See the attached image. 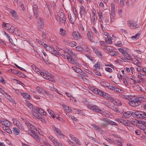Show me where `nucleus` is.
<instances>
[{"label":"nucleus","instance_id":"1","mask_svg":"<svg viewBox=\"0 0 146 146\" xmlns=\"http://www.w3.org/2000/svg\"><path fill=\"white\" fill-rule=\"evenodd\" d=\"M141 100H139L138 97L133 96L130 101L128 102V104L132 107H136L140 104Z\"/></svg>","mask_w":146,"mask_h":146},{"label":"nucleus","instance_id":"2","mask_svg":"<svg viewBox=\"0 0 146 146\" xmlns=\"http://www.w3.org/2000/svg\"><path fill=\"white\" fill-rule=\"evenodd\" d=\"M40 74L45 79L53 82H55V81L53 79L54 76L47 72L44 73L43 72H40Z\"/></svg>","mask_w":146,"mask_h":146},{"label":"nucleus","instance_id":"3","mask_svg":"<svg viewBox=\"0 0 146 146\" xmlns=\"http://www.w3.org/2000/svg\"><path fill=\"white\" fill-rule=\"evenodd\" d=\"M28 132L31 136L33 137H36V138L38 139V136H36V135L38 132V131L35 128L34 126L32 129H30L28 130Z\"/></svg>","mask_w":146,"mask_h":146},{"label":"nucleus","instance_id":"4","mask_svg":"<svg viewBox=\"0 0 146 146\" xmlns=\"http://www.w3.org/2000/svg\"><path fill=\"white\" fill-rule=\"evenodd\" d=\"M101 120L103 121V122L101 123L103 127H107V126L110 124L111 122V121L107 118H101Z\"/></svg>","mask_w":146,"mask_h":146},{"label":"nucleus","instance_id":"5","mask_svg":"<svg viewBox=\"0 0 146 146\" xmlns=\"http://www.w3.org/2000/svg\"><path fill=\"white\" fill-rule=\"evenodd\" d=\"M88 107L90 109L100 113H102V111L99 109L98 107L96 106L92 105H89L88 106Z\"/></svg>","mask_w":146,"mask_h":146},{"label":"nucleus","instance_id":"6","mask_svg":"<svg viewBox=\"0 0 146 146\" xmlns=\"http://www.w3.org/2000/svg\"><path fill=\"white\" fill-rule=\"evenodd\" d=\"M112 135L115 138L114 140L116 141V144L120 146H121L122 141L121 138L116 135L113 134Z\"/></svg>","mask_w":146,"mask_h":146},{"label":"nucleus","instance_id":"7","mask_svg":"<svg viewBox=\"0 0 146 146\" xmlns=\"http://www.w3.org/2000/svg\"><path fill=\"white\" fill-rule=\"evenodd\" d=\"M43 20L41 18H40L37 22V28L38 29L41 30L44 27Z\"/></svg>","mask_w":146,"mask_h":146},{"label":"nucleus","instance_id":"8","mask_svg":"<svg viewBox=\"0 0 146 146\" xmlns=\"http://www.w3.org/2000/svg\"><path fill=\"white\" fill-rule=\"evenodd\" d=\"M127 25L131 29H135L138 28L139 27V25L135 22L131 23L130 22H128Z\"/></svg>","mask_w":146,"mask_h":146},{"label":"nucleus","instance_id":"9","mask_svg":"<svg viewBox=\"0 0 146 146\" xmlns=\"http://www.w3.org/2000/svg\"><path fill=\"white\" fill-rule=\"evenodd\" d=\"M133 112L131 111H128L125 112L122 115V117L123 118H128L133 115Z\"/></svg>","mask_w":146,"mask_h":146},{"label":"nucleus","instance_id":"10","mask_svg":"<svg viewBox=\"0 0 146 146\" xmlns=\"http://www.w3.org/2000/svg\"><path fill=\"white\" fill-rule=\"evenodd\" d=\"M58 14L60 15V18L62 19V22L65 25L66 22V19L62 11L60 9L59 11Z\"/></svg>","mask_w":146,"mask_h":146},{"label":"nucleus","instance_id":"11","mask_svg":"<svg viewBox=\"0 0 146 146\" xmlns=\"http://www.w3.org/2000/svg\"><path fill=\"white\" fill-rule=\"evenodd\" d=\"M52 127L54 131L56 132V133L58 134V135H59L60 137H63L64 135L63 134L61 133L60 130L59 129L56 127L54 125L52 126Z\"/></svg>","mask_w":146,"mask_h":146},{"label":"nucleus","instance_id":"12","mask_svg":"<svg viewBox=\"0 0 146 146\" xmlns=\"http://www.w3.org/2000/svg\"><path fill=\"white\" fill-rule=\"evenodd\" d=\"M56 49L58 51V56L61 55L64 58V55H66L65 54V51L62 49L60 48L59 47L56 46Z\"/></svg>","mask_w":146,"mask_h":146},{"label":"nucleus","instance_id":"13","mask_svg":"<svg viewBox=\"0 0 146 146\" xmlns=\"http://www.w3.org/2000/svg\"><path fill=\"white\" fill-rule=\"evenodd\" d=\"M73 37L76 39H80L82 37L78 32H74L72 34Z\"/></svg>","mask_w":146,"mask_h":146},{"label":"nucleus","instance_id":"14","mask_svg":"<svg viewBox=\"0 0 146 146\" xmlns=\"http://www.w3.org/2000/svg\"><path fill=\"white\" fill-rule=\"evenodd\" d=\"M1 123L4 126L9 127L10 125V123L8 121L6 120H3L1 121Z\"/></svg>","mask_w":146,"mask_h":146},{"label":"nucleus","instance_id":"15","mask_svg":"<svg viewBox=\"0 0 146 146\" xmlns=\"http://www.w3.org/2000/svg\"><path fill=\"white\" fill-rule=\"evenodd\" d=\"M116 121L123 124L125 126L128 125L127 122L121 118H117L116 119Z\"/></svg>","mask_w":146,"mask_h":146},{"label":"nucleus","instance_id":"16","mask_svg":"<svg viewBox=\"0 0 146 146\" xmlns=\"http://www.w3.org/2000/svg\"><path fill=\"white\" fill-rule=\"evenodd\" d=\"M80 15L82 17H84L85 16V9L84 7L82 6H81L80 7Z\"/></svg>","mask_w":146,"mask_h":146},{"label":"nucleus","instance_id":"17","mask_svg":"<svg viewBox=\"0 0 146 146\" xmlns=\"http://www.w3.org/2000/svg\"><path fill=\"white\" fill-rule=\"evenodd\" d=\"M64 58L67 59L72 64H75L74 60L69 56L66 55H64Z\"/></svg>","mask_w":146,"mask_h":146},{"label":"nucleus","instance_id":"18","mask_svg":"<svg viewBox=\"0 0 146 146\" xmlns=\"http://www.w3.org/2000/svg\"><path fill=\"white\" fill-rule=\"evenodd\" d=\"M10 13L12 16L14 17V20H17L18 17L15 11L14 10H12L10 11Z\"/></svg>","mask_w":146,"mask_h":146},{"label":"nucleus","instance_id":"19","mask_svg":"<svg viewBox=\"0 0 146 146\" xmlns=\"http://www.w3.org/2000/svg\"><path fill=\"white\" fill-rule=\"evenodd\" d=\"M97 94L105 98L107 97H108L107 96H108V94H107L105 92L100 91L99 90Z\"/></svg>","mask_w":146,"mask_h":146},{"label":"nucleus","instance_id":"20","mask_svg":"<svg viewBox=\"0 0 146 146\" xmlns=\"http://www.w3.org/2000/svg\"><path fill=\"white\" fill-rule=\"evenodd\" d=\"M2 26L3 27H5L7 30L9 31L11 29V25L10 24L5 22L3 23Z\"/></svg>","mask_w":146,"mask_h":146},{"label":"nucleus","instance_id":"21","mask_svg":"<svg viewBox=\"0 0 146 146\" xmlns=\"http://www.w3.org/2000/svg\"><path fill=\"white\" fill-rule=\"evenodd\" d=\"M21 96L24 98L29 100L30 98V96L28 94L25 93H21Z\"/></svg>","mask_w":146,"mask_h":146},{"label":"nucleus","instance_id":"22","mask_svg":"<svg viewBox=\"0 0 146 146\" xmlns=\"http://www.w3.org/2000/svg\"><path fill=\"white\" fill-rule=\"evenodd\" d=\"M37 112L40 114L43 115H46V113L41 108H36Z\"/></svg>","mask_w":146,"mask_h":146},{"label":"nucleus","instance_id":"23","mask_svg":"<svg viewBox=\"0 0 146 146\" xmlns=\"http://www.w3.org/2000/svg\"><path fill=\"white\" fill-rule=\"evenodd\" d=\"M107 96L108 97H106L105 98L108 99V100L109 102L114 104L115 102V100L108 94V96Z\"/></svg>","mask_w":146,"mask_h":146},{"label":"nucleus","instance_id":"24","mask_svg":"<svg viewBox=\"0 0 146 146\" xmlns=\"http://www.w3.org/2000/svg\"><path fill=\"white\" fill-rule=\"evenodd\" d=\"M91 125L92 127H93L94 129L96 130H98L100 131H102V129L101 127L98 126L95 124H91Z\"/></svg>","mask_w":146,"mask_h":146},{"label":"nucleus","instance_id":"25","mask_svg":"<svg viewBox=\"0 0 146 146\" xmlns=\"http://www.w3.org/2000/svg\"><path fill=\"white\" fill-rule=\"evenodd\" d=\"M108 53L112 56H117V52H116L111 51H108Z\"/></svg>","mask_w":146,"mask_h":146},{"label":"nucleus","instance_id":"26","mask_svg":"<svg viewBox=\"0 0 146 146\" xmlns=\"http://www.w3.org/2000/svg\"><path fill=\"white\" fill-rule=\"evenodd\" d=\"M43 46L47 50L50 51H50L52 50V49L53 48L51 46H49L48 44H44L43 45Z\"/></svg>","mask_w":146,"mask_h":146},{"label":"nucleus","instance_id":"27","mask_svg":"<svg viewBox=\"0 0 146 146\" xmlns=\"http://www.w3.org/2000/svg\"><path fill=\"white\" fill-rule=\"evenodd\" d=\"M12 130L14 133L16 135H18L19 134L20 131L19 129L17 128H13Z\"/></svg>","mask_w":146,"mask_h":146},{"label":"nucleus","instance_id":"28","mask_svg":"<svg viewBox=\"0 0 146 146\" xmlns=\"http://www.w3.org/2000/svg\"><path fill=\"white\" fill-rule=\"evenodd\" d=\"M60 34L62 36H65L66 35V32L62 28L60 29Z\"/></svg>","mask_w":146,"mask_h":146},{"label":"nucleus","instance_id":"29","mask_svg":"<svg viewBox=\"0 0 146 146\" xmlns=\"http://www.w3.org/2000/svg\"><path fill=\"white\" fill-rule=\"evenodd\" d=\"M50 52L51 53L54 55L55 56L58 57V51H57L54 49V48H53L52 49V50L50 51Z\"/></svg>","mask_w":146,"mask_h":146},{"label":"nucleus","instance_id":"30","mask_svg":"<svg viewBox=\"0 0 146 146\" xmlns=\"http://www.w3.org/2000/svg\"><path fill=\"white\" fill-rule=\"evenodd\" d=\"M26 125L29 129H32L34 126L33 125H32L31 123L27 121H26L25 122Z\"/></svg>","mask_w":146,"mask_h":146},{"label":"nucleus","instance_id":"31","mask_svg":"<svg viewBox=\"0 0 146 146\" xmlns=\"http://www.w3.org/2000/svg\"><path fill=\"white\" fill-rule=\"evenodd\" d=\"M141 35V32L140 31H139L137 34L135 35L134 36H132L131 37V38L133 40L137 39V38H139V36H140Z\"/></svg>","mask_w":146,"mask_h":146},{"label":"nucleus","instance_id":"32","mask_svg":"<svg viewBox=\"0 0 146 146\" xmlns=\"http://www.w3.org/2000/svg\"><path fill=\"white\" fill-rule=\"evenodd\" d=\"M68 17L70 22L71 23H73L74 22V21L72 19L71 15L70 13L68 14Z\"/></svg>","mask_w":146,"mask_h":146},{"label":"nucleus","instance_id":"33","mask_svg":"<svg viewBox=\"0 0 146 146\" xmlns=\"http://www.w3.org/2000/svg\"><path fill=\"white\" fill-rule=\"evenodd\" d=\"M102 114L105 116L106 117H110V113L108 111L105 110L104 111Z\"/></svg>","mask_w":146,"mask_h":146},{"label":"nucleus","instance_id":"34","mask_svg":"<svg viewBox=\"0 0 146 146\" xmlns=\"http://www.w3.org/2000/svg\"><path fill=\"white\" fill-rule=\"evenodd\" d=\"M26 105L30 109L33 107V106L29 101L25 100Z\"/></svg>","mask_w":146,"mask_h":146},{"label":"nucleus","instance_id":"35","mask_svg":"<svg viewBox=\"0 0 146 146\" xmlns=\"http://www.w3.org/2000/svg\"><path fill=\"white\" fill-rule=\"evenodd\" d=\"M141 113H140V115L139 116V118L143 119V118L146 117V113L144 112L141 111Z\"/></svg>","mask_w":146,"mask_h":146},{"label":"nucleus","instance_id":"36","mask_svg":"<svg viewBox=\"0 0 146 146\" xmlns=\"http://www.w3.org/2000/svg\"><path fill=\"white\" fill-rule=\"evenodd\" d=\"M107 38H108L107 39L106 38L105 39V42L107 43L108 44H110L112 43V41L111 40V39L110 38V37L109 36H107Z\"/></svg>","mask_w":146,"mask_h":146},{"label":"nucleus","instance_id":"37","mask_svg":"<svg viewBox=\"0 0 146 146\" xmlns=\"http://www.w3.org/2000/svg\"><path fill=\"white\" fill-rule=\"evenodd\" d=\"M77 44L76 42L74 41H71L70 42L69 46L72 47L76 46L77 45Z\"/></svg>","mask_w":146,"mask_h":146},{"label":"nucleus","instance_id":"38","mask_svg":"<svg viewBox=\"0 0 146 146\" xmlns=\"http://www.w3.org/2000/svg\"><path fill=\"white\" fill-rule=\"evenodd\" d=\"M47 111L48 113H49L50 115L53 118H54L55 117V116L54 115V112L50 110V109H48Z\"/></svg>","mask_w":146,"mask_h":146},{"label":"nucleus","instance_id":"39","mask_svg":"<svg viewBox=\"0 0 146 146\" xmlns=\"http://www.w3.org/2000/svg\"><path fill=\"white\" fill-rule=\"evenodd\" d=\"M53 143L55 146H62V144L60 142L58 141L56 139L54 141Z\"/></svg>","mask_w":146,"mask_h":146},{"label":"nucleus","instance_id":"40","mask_svg":"<svg viewBox=\"0 0 146 146\" xmlns=\"http://www.w3.org/2000/svg\"><path fill=\"white\" fill-rule=\"evenodd\" d=\"M17 126L18 128L22 130H23L24 128L23 124L20 122L18 125H17Z\"/></svg>","mask_w":146,"mask_h":146},{"label":"nucleus","instance_id":"41","mask_svg":"<svg viewBox=\"0 0 146 146\" xmlns=\"http://www.w3.org/2000/svg\"><path fill=\"white\" fill-rule=\"evenodd\" d=\"M62 42L64 44L68 46L69 45L70 43L68 38L64 39L63 40Z\"/></svg>","mask_w":146,"mask_h":146},{"label":"nucleus","instance_id":"42","mask_svg":"<svg viewBox=\"0 0 146 146\" xmlns=\"http://www.w3.org/2000/svg\"><path fill=\"white\" fill-rule=\"evenodd\" d=\"M114 104L115 105L120 106L121 105V103L120 101L117 99H115V102Z\"/></svg>","mask_w":146,"mask_h":146},{"label":"nucleus","instance_id":"43","mask_svg":"<svg viewBox=\"0 0 146 146\" xmlns=\"http://www.w3.org/2000/svg\"><path fill=\"white\" fill-rule=\"evenodd\" d=\"M62 106L63 108H65V109L66 111H68L69 112H71L72 111L71 108L69 107H68L67 106H66L64 105H62Z\"/></svg>","mask_w":146,"mask_h":146},{"label":"nucleus","instance_id":"44","mask_svg":"<svg viewBox=\"0 0 146 146\" xmlns=\"http://www.w3.org/2000/svg\"><path fill=\"white\" fill-rule=\"evenodd\" d=\"M141 111H137L135 112H133V114H135L137 118H139L140 115V113H141Z\"/></svg>","mask_w":146,"mask_h":146},{"label":"nucleus","instance_id":"45","mask_svg":"<svg viewBox=\"0 0 146 146\" xmlns=\"http://www.w3.org/2000/svg\"><path fill=\"white\" fill-rule=\"evenodd\" d=\"M113 91L115 92H118L119 93H122L121 90L116 87H114V89H113Z\"/></svg>","mask_w":146,"mask_h":146},{"label":"nucleus","instance_id":"46","mask_svg":"<svg viewBox=\"0 0 146 146\" xmlns=\"http://www.w3.org/2000/svg\"><path fill=\"white\" fill-rule=\"evenodd\" d=\"M72 140L76 142V143L77 144L79 145H80L81 144L79 140L76 137H74L73 139H72Z\"/></svg>","mask_w":146,"mask_h":146},{"label":"nucleus","instance_id":"47","mask_svg":"<svg viewBox=\"0 0 146 146\" xmlns=\"http://www.w3.org/2000/svg\"><path fill=\"white\" fill-rule=\"evenodd\" d=\"M76 72H77L78 73L81 75H83L82 73H84V72L81 69H80V68H76Z\"/></svg>","mask_w":146,"mask_h":146},{"label":"nucleus","instance_id":"48","mask_svg":"<svg viewBox=\"0 0 146 146\" xmlns=\"http://www.w3.org/2000/svg\"><path fill=\"white\" fill-rule=\"evenodd\" d=\"M12 120L13 123L15 124L17 126V125H18L20 123L19 121L14 118L12 119Z\"/></svg>","mask_w":146,"mask_h":146},{"label":"nucleus","instance_id":"49","mask_svg":"<svg viewBox=\"0 0 146 146\" xmlns=\"http://www.w3.org/2000/svg\"><path fill=\"white\" fill-rule=\"evenodd\" d=\"M67 115L68 116V117L72 119L73 120H74L75 121H77L78 120L77 118H76L74 116H72L70 114L68 113V115Z\"/></svg>","mask_w":146,"mask_h":146},{"label":"nucleus","instance_id":"50","mask_svg":"<svg viewBox=\"0 0 146 146\" xmlns=\"http://www.w3.org/2000/svg\"><path fill=\"white\" fill-rule=\"evenodd\" d=\"M100 62H97L95 65L94 66V67L96 69H100Z\"/></svg>","mask_w":146,"mask_h":146},{"label":"nucleus","instance_id":"51","mask_svg":"<svg viewBox=\"0 0 146 146\" xmlns=\"http://www.w3.org/2000/svg\"><path fill=\"white\" fill-rule=\"evenodd\" d=\"M42 52L43 53V55H44V56H45V58H44L42 57H41V58L43 60H44V61H45V59L46 60L48 58V56H47V54L46 53L44 52L43 51H42Z\"/></svg>","mask_w":146,"mask_h":146},{"label":"nucleus","instance_id":"52","mask_svg":"<svg viewBox=\"0 0 146 146\" xmlns=\"http://www.w3.org/2000/svg\"><path fill=\"white\" fill-rule=\"evenodd\" d=\"M36 90L39 93H42L43 91V89H42L41 88H40L39 87H37L36 88Z\"/></svg>","mask_w":146,"mask_h":146},{"label":"nucleus","instance_id":"53","mask_svg":"<svg viewBox=\"0 0 146 146\" xmlns=\"http://www.w3.org/2000/svg\"><path fill=\"white\" fill-rule=\"evenodd\" d=\"M76 50L80 52H81L82 51V46H77L75 47Z\"/></svg>","mask_w":146,"mask_h":146},{"label":"nucleus","instance_id":"54","mask_svg":"<svg viewBox=\"0 0 146 146\" xmlns=\"http://www.w3.org/2000/svg\"><path fill=\"white\" fill-rule=\"evenodd\" d=\"M37 112H34L32 113L33 115L35 116L36 118H38V119H40V117L39 115L38 114L36 113Z\"/></svg>","mask_w":146,"mask_h":146},{"label":"nucleus","instance_id":"55","mask_svg":"<svg viewBox=\"0 0 146 146\" xmlns=\"http://www.w3.org/2000/svg\"><path fill=\"white\" fill-rule=\"evenodd\" d=\"M133 96H128V95H126L125 98V99L127 100L130 101H131L132 98L133 97Z\"/></svg>","mask_w":146,"mask_h":146},{"label":"nucleus","instance_id":"56","mask_svg":"<svg viewBox=\"0 0 146 146\" xmlns=\"http://www.w3.org/2000/svg\"><path fill=\"white\" fill-rule=\"evenodd\" d=\"M36 41L40 45H42L43 46V45L44 44V43L42 41L38 39H36Z\"/></svg>","mask_w":146,"mask_h":146},{"label":"nucleus","instance_id":"57","mask_svg":"<svg viewBox=\"0 0 146 146\" xmlns=\"http://www.w3.org/2000/svg\"><path fill=\"white\" fill-rule=\"evenodd\" d=\"M99 18L100 19V20H101L102 21L101 18L102 17V14L101 12L100 11H99L98 13Z\"/></svg>","mask_w":146,"mask_h":146},{"label":"nucleus","instance_id":"58","mask_svg":"<svg viewBox=\"0 0 146 146\" xmlns=\"http://www.w3.org/2000/svg\"><path fill=\"white\" fill-rule=\"evenodd\" d=\"M118 50L119 51L122 53L123 54L125 55L126 52L122 49L121 48H119L118 49Z\"/></svg>","mask_w":146,"mask_h":146},{"label":"nucleus","instance_id":"59","mask_svg":"<svg viewBox=\"0 0 146 146\" xmlns=\"http://www.w3.org/2000/svg\"><path fill=\"white\" fill-rule=\"evenodd\" d=\"M0 82L4 84L5 83V81L4 79L1 76H0Z\"/></svg>","mask_w":146,"mask_h":146},{"label":"nucleus","instance_id":"60","mask_svg":"<svg viewBox=\"0 0 146 146\" xmlns=\"http://www.w3.org/2000/svg\"><path fill=\"white\" fill-rule=\"evenodd\" d=\"M115 45L117 46L121 47L122 45V44L121 41H119L117 42Z\"/></svg>","mask_w":146,"mask_h":146},{"label":"nucleus","instance_id":"61","mask_svg":"<svg viewBox=\"0 0 146 146\" xmlns=\"http://www.w3.org/2000/svg\"><path fill=\"white\" fill-rule=\"evenodd\" d=\"M80 46H82V50H86L88 48L87 46L85 45H83L81 44Z\"/></svg>","mask_w":146,"mask_h":146},{"label":"nucleus","instance_id":"62","mask_svg":"<svg viewBox=\"0 0 146 146\" xmlns=\"http://www.w3.org/2000/svg\"><path fill=\"white\" fill-rule=\"evenodd\" d=\"M36 108H37V107H36V108H33V107L30 109V110H32L31 112L32 113L35 112H37L38 111L37 110Z\"/></svg>","mask_w":146,"mask_h":146},{"label":"nucleus","instance_id":"63","mask_svg":"<svg viewBox=\"0 0 146 146\" xmlns=\"http://www.w3.org/2000/svg\"><path fill=\"white\" fill-rule=\"evenodd\" d=\"M7 98L11 102H14V100L11 98V97L9 96H8L7 95Z\"/></svg>","mask_w":146,"mask_h":146},{"label":"nucleus","instance_id":"64","mask_svg":"<svg viewBox=\"0 0 146 146\" xmlns=\"http://www.w3.org/2000/svg\"><path fill=\"white\" fill-rule=\"evenodd\" d=\"M123 112V109L122 108H118L117 112L118 113H122Z\"/></svg>","mask_w":146,"mask_h":146}]
</instances>
